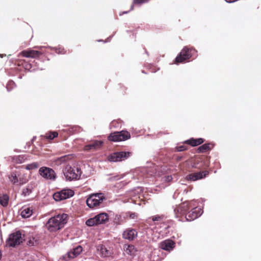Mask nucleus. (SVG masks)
<instances>
[{
	"label": "nucleus",
	"mask_w": 261,
	"mask_h": 261,
	"mask_svg": "<svg viewBox=\"0 0 261 261\" xmlns=\"http://www.w3.org/2000/svg\"><path fill=\"white\" fill-rule=\"evenodd\" d=\"M68 221V215L59 214L50 218L47 221L46 227L50 232H56L62 229Z\"/></svg>",
	"instance_id": "obj_1"
},
{
	"label": "nucleus",
	"mask_w": 261,
	"mask_h": 261,
	"mask_svg": "<svg viewBox=\"0 0 261 261\" xmlns=\"http://www.w3.org/2000/svg\"><path fill=\"white\" fill-rule=\"evenodd\" d=\"M105 199L102 193H94L90 195L86 200L87 206L91 208H97L101 206Z\"/></svg>",
	"instance_id": "obj_2"
},
{
	"label": "nucleus",
	"mask_w": 261,
	"mask_h": 261,
	"mask_svg": "<svg viewBox=\"0 0 261 261\" xmlns=\"http://www.w3.org/2000/svg\"><path fill=\"white\" fill-rule=\"evenodd\" d=\"M65 179L71 181L80 178L81 175V169L77 167H71L67 165L63 171Z\"/></svg>",
	"instance_id": "obj_3"
},
{
	"label": "nucleus",
	"mask_w": 261,
	"mask_h": 261,
	"mask_svg": "<svg viewBox=\"0 0 261 261\" xmlns=\"http://www.w3.org/2000/svg\"><path fill=\"white\" fill-rule=\"evenodd\" d=\"M194 53H196L195 49L189 48L188 47H185L180 51L179 55L176 57L175 59V63L178 64L183 63L190 59Z\"/></svg>",
	"instance_id": "obj_4"
},
{
	"label": "nucleus",
	"mask_w": 261,
	"mask_h": 261,
	"mask_svg": "<svg viewBox=\"0 0 261 261\" xmlns=\"http://www.w3.org/2000/svg\"><path fill=\"white\" fill-rule=\"evenodd\" d=\"M132 154L130 151L115 152L109 155L107 160L111 162H121L128 159Z\"/></svg>",
	"instance_id": "obj_5"
},
{
	"label": "nucleus",
	"mask_w": 261,
	"mask_h": 261,
	"mask_svg": "<svg viewBox=\"0 0 261 261\" xmlns=\"http://www.w3.org/2000/svg\"><path fill=\"white\" fill-rule=\"evenodd\" d=\"M193 206H195L194 201H190L182 203L176 210H174L176 217L186 216L188 211Z\"/></svg>",
	"instance_id": "obj_6"
},
{
	"label": "nucleus",
	"mask_w": 261,
	"mask_h": 261,
	"mask_svg": "<svg viewBox=\"0 0 261 261\" xmlns=\"http://www.w3.org/2000/svg\"><path fill=\"white\" fill-rule=\"evenodd\" d=\"M130 137V134L127 131L121 130L111 134L108 137V139L114 142H119L127 140Z\"/></svg>",
	"instance_id": "obj_7"
},
{
	"label": "nucleus",
	"mask_w": 261,
	"mask_h": 261,
	"mask_svg": "<svg viewBox=\"0 0 261 261\" xmlns=\"http://www.w3.org/2000/svg\"><path fill=\"white\" fill-rule=\"evenodd\" d=\"M23 239L19 231L11 234L8 240L7 244L11 247H15L22 242Z\"/></svg>",
	"instance_id": "obj_8"
},
{
	"label": "nucleus",
	"mask_w": 261,
	"mask_h": 261,
	"mask_svg": "<svg viewBox=\"0 0 261 261\" xmlns=\"http://www.w3.org/2000/svg\"><path fill=\"white\" fill-rule=\"evenodd\" d=\"M73 195L74 192L72 190L64 189L55 193L53 195V198L56 201H59L69 198L73 196Z\"/></svg>",
	"instance_id": "obj_9"
},
{
	"label": "nucleus",
	"mask_w": 261,
	"mask_h": 261,
	"mask_svg": "<svg viewBox=\"0 0 261 261\" xmlns=\"http://www.w3.org/2000/svg\"><path fill=\"white\" fill-rule=\"evenodd\" d=\"M39 173L42 177L47 180H55L56 178L55 171L48 167H41L39 170Z\"/></svg>",
	"instance_id": "obj_10"
},
{
	"label": "nucleus",
	"mask_w": 261,
	"mask_h": 261,
	"mask_svg": "<svg viewBox=\"0 0 261 261\" xmlns=\"http://www.w3.org/2000/svg\"><path fill=\"white\" fill-rule=\"evenodd\" d=\"M191 211L188 212L185 218L187 221H193L200 217L203 213V210L200 207H198L195 205L193 206Z\"/></svg>",
	"instance_id": "obj_11"
},
{
	"label": "nucleus",
	"mask_w": 261,
	"mask_h": 261,
	"mask_svg": "<svg viewBox=\"0 0 261 261\" xmlns=\"http://www.w3.org/2000/svg\"><path fill=\"white\" fill-rule=\"evenodd\" d=\"M21 173L17 171H14L11 172L10 174L9 175V180L13 183V184H15L17 183H19L20 184H23L27 182L26 179H23L21 178L20 176Z\"/></svg>",
	"instance_id": "obj_12"
},
{
	"label": "nucleus",
	"mask_w": 261,
	"mask_h": 261,
	"mask_svg": "<svg viewBox=\"0 0 261 261\" xmlns=\"http://www.w3.org/2000/svg\"><path fill=\"white\" fill-rule=\"evenodd\" d=\"M98 253L102 257H108L112 254V251L103 245H98L96 246Z\"/></svg>",
	"instance_id": "obj_13"
},
{
	"label": "nucleus",
	"mask_w": 261,
	"mask_h": 261,
	"mask_svg": "<svg viewBox=\"0 0 261 261\" xmlns=\"http://www.w3.org/2000/svg\"><path fill=\"white\" fill-rule=\"evenodd\" d=\"M208 174V171H204L190 174L187 176V179L191 181H196L205 177Z\"/></svg>",
	"instance_id": "obj_14"
},
{
	"label": "nucleus",
	"mask_w": 261,
	"mask_h": 261,
	"mask_svg": "<svg viewBox=\"0 0 261 261\" xmlns=\"http://www.w3.org/2000/svg\"><path fill=\"white\" fill-rule=\"evenodd\" d=\"M160 246L163 250L170 251L175 247V243L171 240H166L162 242Z\"/></svg>",
	"instance_id": "obj_15"
},
{
	"label": "nucleus",
	"mask_w": 261,
	"mask_h": 261,
	"mask_svg": "<svg viewBox=\"0 0 261 261\" xmlns=\"http://www.w3.org/2000/svg\"><path fill=\"white\" fill-rule=\"evenodd\" d=\"M42 54V52L39 50H34L32 49L25 50L21 52V54L23 57L32 58H38Z\"/></svg>",
	"instance_id": "obj_16"
},
{
	"label": "nucleus",
	"mask_w": 261,
	"mask_h": 261,
	"mask_svg": "<svg viewBox=\"0 0 261 261\" xmlns=\"http://www.w3.org/2000/svg\"><path fill=\"white\" fill-rule=\"evenodd\" d=\"M103 142L101 141H94L90 144L86 145L84 150L85 151L94 150L99 148L102 145Z\"/></svg>",
	"instance_id": "obj_17"
},
{
	"label": "nucleus",
	"mask_w": 261,
	"mask_h": 261,
	"mask_svg": "<svg viewBox=\"0 0 261 261\" xmlns=\"http://www.w3.org/2000/svg\"><path fill=\"white\" fill-rule=\"evenodd\" d=\"M137 236V232L134 229H127L123 233V237L128 240H133Z\"/></svg>",
	"instance_id": "obj_18"
},
{
	"label": "nucleus",
	"mask_w": 261,
	"mask_h": 261,
	"mask_svg": "<svg viewBox=\"0 0 261 261\" xmlns=\"http://www.w3.org/2000/svg\"><path fill=\"white\" fill-rule=\"evenodd\" d=\"M71 159V154H67L60 158L55 159L53 161V164L56 166H60Z\"/></svg>",
	"instance_id": "obj_19"
},
{
	"label": "nucleus",
	"mask_w": 261,
	"mask_h": 261,
	"mask_svg": "<svg viewBox=\"0 0 261 261\" xmlns=\"http://www.w3.org/2000/svg\"><path fill=\"white\" fill-rule=\"evenodd\" d=\"M20 215L22 218H27L33 214V208L30 206H24L21 209Z\"/></svg>",
	"instance_id": "obj_20"
},
{
	"label": "nucleus",
	"mask_w": 261,
	"mask_h": 261,
	"mask_svg": "<svg viewBox=\"0 0 261 261\" xmlns=\"http://www.w3.org/2000/svg\"><path fill=\"white\" fill-rule=\"evenodd\" d=\"M97 225L105 223L108 220V216L106 213H100L94 217Z\"/></svg>",
	"instance_id": "obj_21"
},
{
	"label": "nucleus",
	"mask_w": 261,
	"mask_h": 261,
	"mask_svg": "<svg viewBox=\"0 0 261 261\" xmlns=\"http://www.w3.org/2000/svg\"><path fill=\"white\" fill-rule=\"evenodd\" d=\"M82 250V247L81 246H77L68 253L69 257L70 258H74L79 255Z\"/></svg>",
	"instance_id": "obj_22"
},
{
	"label": "nucleus",
	"mask_w": 261,
	"mask_h": 261,
	"mask_svg": "<svg viewBox=\"0 0 261 261\" xmlns=\"http://www.w3.org/2000/svg\"><path fill=\"white\" fill-rule=\"evenodd\" d=\"M186 142L192 146H196L202 144L203 142V140L202 138H199L197 139L192 138L187 140Z\"/></svg>",
	"instance_id": "obj_23"
},
{
	"label": "nucleus",
	"mask_w": 261,
	"mask_h": 261,
	"mask_svg": "<svg viewBox=\"0 0 261 261\" xmlns=\"http://www.w3.org/2000/svg\"><path fill=\"white\" fill-rule=\"evenodd\" d=\"M9 197L7 194L0 195V204L3 206H6L8 204Z\"/></svg>",
	"instance_id": "obj_24"
},
{
	"label": "nucleus",
	"mask_w": 261,
	"mask_h": 261,
	"mask_svg": "<svg viewBox=\"0 0 261 261\" xmlns=\"http://www.w3.org/2000/svg\"><path fill=\"white\" fill-rule=\"evenodd\" d=\"M124 250L127 254L131 255L135 252V248L133 245L126 244L124 246Z\"/></svg>",
	"instance_id": "obj_25"
},
{
	"label": "nucleus",
	"mask_w": 261,
	"mask_h": 261,
	"mask_svg": "<svg viewBox=\"0 0 261 261\" xmlns=\"http://www.w3.org/2000/svg\"><path fill=\"white\" fill-rule=\"evenodd\" d=\"M210 149V146L209 144H204L200 146L198 148V150L199 152H205L206 151Z\"/></svg>",
	"instance_id": "obj_26"
},
{
	"label": "nucleus",
	"mask_w": 261,
	"mask_h": 261,
	"mask_svg": "<svg viewBox=\"0 0 261 261\" xmlns=\"http://www.w3.org/2000/svg\"><path fill=\"white\" fill-rule=\"evenodd\" d=\"M39 167V164L36 162L28 164L25 166V169L28 170L37 169Z\"/></svg>",
	"instance_id": "obj_27"
},
{
	"label": "nucleus",
	"mask_w": 261,
	"mask_h": 261,
	"mask_svg": "<svg viewBox=\"0 0 261 261\" xmlns=\"http://www.w3.org/2000/svg\"><path fill=\"white\" fill-rule=\"evenodd\" d=\"M86 224L88 226H93L97 225L96 222L95 221L94 217L88 219L86 221Z\"/></svg>",
	"instance_id": "obj_28"
},
{
	"label": "nucleus",
	"mask_w": 261,
	"mask_h": 261,
	"mask_svg": "<svg viewBox=\"0 0 261 261\" xmlns=\"http://www.w3.org/2000/svg\"><path fill=\"white\" fill-rule=\"evenodd\" d=\"M58 136V133L56 132H49L46 134V138L52 140Z\"/></svg>",
	"instance_id": "obj_29"
},
{
	"label": "nucleus",
	"mask_w": 261,
	"mask_h": 261,
	"mask_svg": "<svg viewBox=\"0 0 261 261\" xmlns=\"http://www.w3.org/2000/svg\"><path fill=\"white\" fill-rule=\"evenodd\" d=\"M32 192V188L28 187L23 189L22 194L24 196H26L29 195Z\"/></svg>",
	"instance_id": "obj_30"
},
{
	"label": "nucleus",
	"mask_w": 261,
	"mask_h": 261,
	"mask_svg": "<svg viewBox=\"0 0 261 261\" xmlns=\"http://www.w3.org/2000/svg\"><path fill=\"white\" fill-rule=\"evenodd\" d=\"M15 86V83L14 82L12 81H10L7 85V89L8 90V91H10L12 88L13 87Z\"/></svg>",
	"instance_id": "obj_31"
},
{
	"label": "nucleus",
	"mask_w": 261,
	"mask_h": 261,
	"mask_svg": "<svg viewBox=\"0 0 261 261\" xmlns=\"http://www.w3.org/2000/svg\"><path fill=\"white\" fill-rule=\"evenodd\" d=\"M55 51L57 53L61 54H64L65 53L64 49L60 47L58 48H55Z\"/></svg>",
	"instance_id": "obj_32"
},
{
	"label": "nucleus",
	"mask_w": 261,
	"mask_h": 261,
	"mask_svg": "<svg viewBox=\"0 0 261 261\" xmlns=\"http://www.w3.org/2000/svg\"><path fill=\"white\" fill-rule=\"evenodd\" d=\"M172 179V177L170 175L165 176L163 178V181L167 182L171 181Z\"/></svg>",
	"instance_id": "obj_33"
},
{
	"label": "nucleus",
	"mask_w": 261,
	"mask_h": 261,
	"mask_svg": "<svg viewBox=\"0 0 261 261\" xmlns=\"http://www.w3.org/2000/svg\"><path fill=\"white\" fill-rule=\"evenodd\" d=\"M163 226H165V227H164V228L165 229V232H163L162 230H156V231H158L162 236H163L165 233H167V228H168V226H167L166 225H165V224H163Z\"/></svg>",
	"instance_id": "obj_34"
},
{
	"label": "nucleus",
	"mask_w": 261,
	"mask_h": 261,
	"mask_svg": "<svg viewBox=\"0 0 261 261\" xmlns=\"http://www.w3.org/2000/svg\"><path fill=\"white\" fill-rule=\"evenodd\" d=\"M148 0H134V3L137 4H141L144 3H146Z\"/></svg>",
	"instance_id": "obj_35"
},
{
	"label": "nucleus",
	"mask_w": 261,
	"mask_h": 261,
	"mask_svg": "<svg viewBox=\"0 0 261 261\" xmlns=\"http://www.w3.org/2000/svg\"><path fill=\"white\" fill-rule=\"evenodd\" d=\"M186 148L184 146H180L176 148V150L178 151H182L186 150Z\"/></svg>",
	"instance_id": "obj_36"
},
{
	"label": "nucleus",
	"mask_w": 261,
	"mask_h": 261,
	"mask_svg": "<svg viewBox=\"0 0 261 261\" xmlns=\"http://www.w3.org/2000/svg\"><path fill=\"white\" fill-rule=\"evenodd\" d=\"M161 219V217L159 216H153L152 217V220L153 221H159Z\"/></svg>",
	"instance_id": "obj_37"
},
{
	"label": "nucleus",
	"mask_w": 261,
	"mask_h": 261,
	"mask_svg": "<svg viewBox=\"0 0 261 261\" xmlns=\"http://www.w3.org/2000/svg\"><path fill=\"white\" fill-rule=\"evenodd\" d=\"M137 217V215L135 213H132L130 215V218L134 219Z\"/></svg>",
	"instance_id": "obj_38"
},
{
	"label": "nucleus",
	"mask_w": 261,
	"mask_h": 261,
	"mask_svg": "<svg viewBox=\"0 0 261 261\" xmlns=\"http://www.w3.org/2000/svg\"><path fill=\"white\" fill-rule=\"evenodd\" d=\"M226 1V2L228 3H233L236 1H237V0H225Z\"/></svg>",
	"instance_id": "obj_39"
},
{
	"label": "nucleus",
	"mask_w": 261,
	"mask_h": 261,
	"mask_svg": "<svg viewBox=\"0 0 261 261\" xmlns=\"http://www.w3.org/2000/svg\"><path fill=\"white\" fill-rule=\"evenodd\" d=\"M44 47L43 46H36L35 48L38 49L39 50H41Z\"/></svg>",
	"instance_id": "obj_40"
},
{
	"label": "nucleus",
	"mask_w": 261,
	"mask_h": 261,
	"mask_svg": "<svg viewBox=\"0 0 261 261\" xmlns=\"http://www.w3.org/2000/svg\"><path fill=\"white\" fill-rule=\"evenodd\" d=\"M115 178L116 179V180H118L119 179L118 178H117L116 177H115Z\"/></svg>",
	"instance_id": "obj_41"
},
{
	"label": "nucleus",
	"mask_w": 261,
	"mask_h": 261,
	"mask_svg": "<svg viewBox=\"0 0 261 261\" xmlns=\"http://www.w3.org/2000/svg\"><path fill=\"white\" fill-rule=\"evenodd\" d=\"M114 123H115V122H113L112 123V124H111V125H113V124H114Z\"/></svg>",
	"instance_id": "obj_42"
},
{
	"label": "nucleus",
	"mask_w": 261,
	"mask_h": 261,
	"mask_svg": "<svg viewBox=\"0 0 261 261\" xmlns=\"http://www.w3.org/2000/svg\"><path fill=\"white\" fill-rule=\"evenodd\" d=\"M133 9V6H132L131 9Z\"/></svg>",
	"instance_id": "obj_43"
},
{
	"label": "nucleus",
	"mask_w": 261,
	"mask_h": 261,
	"mask_svg": "<svg viewBox=\"0 0 261 261\" xmlns=\"http://www.w3.org/2000/svg\"><path fill=\"white\" fill-rule=\"evenodd\" d=\"M179 220H180V221H184L182 219H179Z\"/></svg>",
	"instance_id": "obj_44"
}]
</instances>
